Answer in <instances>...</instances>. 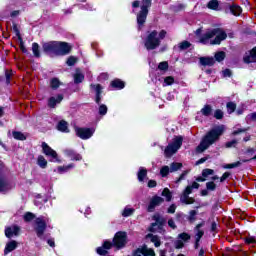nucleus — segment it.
Instances as JSON below:
<instances>
[{"instance_id":"7ed1b4c3","label":"nucleus","mask_w":256,"mask_h":256,"mask_svg":"<svg viewBox=\"0 0 256 256\" xmlns=\"http://www.w3.org/2000/svg\"><path fill=\"white\" fill-rule=\"evenodd\" d=\"M113 245L117 249H123V247L127 245V233L125 232L116 233L113 239V243L109 240H105L102 247H98L96 249V253L101 256H107V253H109V249H111Z\"/></svg>"},{"instance_id":"dca6fc26","label":"nucleus","mask_w":256,"mask_h":256,"mask_svg":"<svg viewBox=\"0 0 256 256\" xmlns=\"http://www.w3.org/2000/svg\"><path fill=\"white\" fill-rule=\"evenodd\" d=\"M155 223H153L150 227V231H161L163 229V223H165V220L159 216H154Z\"/></svg>"},{"instance_id":"9d476101","label":"nucleus","mask_w":256,"mask_h":256,"mask_svg":"<svg viewBox=\"0 0 256 256\" xmlns=\"http://www.w3.org/2000/svg\"><path fill=\"white\" fill-rule=\"evenodd\" d=\"M15 187V183L7 180L3 174V165L0 164V193H7Z\"/></svg>"},{"instance_id":"c03bdc74","label":"nucleus","mask_w":256,"mask_h":256,"mask_svg":"<svg viewBox=\"0 0 256 256\" xmlns=\"http://www.w3.org/2000/svg\"><path fill=\"white\" fill-rule=\"evenodd\" d=\"M189 47H191V42L189 41H183L179 44V49H181V51H185V49H189Z\"/></svg>"},{"instance_id":"2f4dec72","label":"nucleus","mask_w":256,"mask_h":256,"mask_svg":"<svg viewBox=\"0 0 256 256\" xmlns=\"http://www.w3.org/2000/svg\"><path fill=\"white\" fill-rule=\"evenodd\" d=\"M73 167H75L74 164H69V165H66V166H60V167L57 168V172L60 173V174L67 173V171H71V169H73Z\"/></svg>"},{"instance_id":"4c0bfd02","label":"nucleus","mask_w":256,"mask_h":256,"mask_svg":"<svg viewBox=\"0 0 256 256\" xmlns=\"http://www.w3.org/2000/svg\"><path fill=\"white\" fill-rule=\"evenodd\" d=\"M50 86L52 89H59V87H61V81H59L57 78H52L50 81Z\"/></svg>"},{"instance_id":"6e6d98bb","label":"nucleus","mask_w":256,"mask_h":256,"mask_svg":"<svg viewBox=\"0 0 256 256\" xmlns=\"http://www.w3.org/2000/svg\"><path fill=\"white\" fill-rule=\"evenodd\" d=\"M158 69H160V71H167L169 69V64L167 62H161L158 65Z\"/></svg>"},{"instance_id":"ddd939ff","label":"nucleus","mask_w":256,"mask_h":256,"mask_svg":"<svg viewBox=\"0 0 256 256\" xmlns=\"http://www.w3.org/2000/svg\"><path fill=\"white\" fill-rule=\"evenodd\" d=\"M42 49L47 55H56L57 53V41H50L43 43Z\"/></svg>"},{"instance_id":"6ab92c4d","label":"nucleus","mask_w":256,"mask_h":256,"mask_svg":"<svg viewBox=\"0 0 256 256\" xmlns=\"http://www.w3.org/2000/svg\"><path fill=\"white\" fill-rule=\"evenodd\" d=\"M21 229L19 228V226H11L9 228H6L5 230V235L6 237H8V239H11V237L15 236V235H19V231Z\"/></svg>"},{"instance_id":"5701e85b","label":"nucleus","mask_w":256,"mask_h":256,"mask_svg":"<svg viewBox=\"0 0 256 256\" xmlns=\"http://www.w3.org/2000/svg\"><path fill=\"white\" fill-rule=\"evenodd\" d=\"M200 65H203L204 67H211L215 65V58L213 57H201L200 58Z\"/></svg>"},{"instance_id":"1a4fd4ad","label":"nucleus","mask_w":256,"mask_h":256,"mask_svg":"<svg viewBox=\"0 0 256 256\" xmlns=\"http://www.w3.org/2000/svg\"><path fill=\"white\" fill-rule=\"evenodd\" d=\"M41 147L44 155H46V157H49L52 163H61V160H59V155L57 154V151L53 150V148H51V146H49L48 143L43 142Z\"/></svg>"},{"instance_id":"680f3d73","label":"nucleus","mask_w":256,"mask_h":256,"mask_svg":"<svg viewBox=\"0 0 256 256\" xmlns=\"http://www.w3.org/2000/svg\"><path fill=\"white\" fill-rule=\"evenodd\" d=\"M215 119H223V111L221 110H216L214 113Z\"/></svg>"},{"instance_id":"09e8293b","label":"nucleus","mask_w":256,"mask_h":256,"mask_svg":"<svg viewBox=\"0 0 256 256\" xmlns=\"http://www.w3.org/2000/svg\"><path fill=\"white\" fill-rule=\"evenodd\" d=\"M206 188L207 191H215V189H217V185L215 184V182H207Z\"/></svg>"},{"instance_id":"79ce46f5","label":"nucleus","mask_w":256,"mask_h":256,"mask_svg":"<svg viewBox=\"0 0 256 256\" xmlns=\"http://www.w3.org/2000/svg\"><path fill=\"white\" fill-rule=\"evenodd\" d=\"M241 161H237L231 164L223 165V169H235L236 167H240Z\"/></svg>"},{"instance_id":"37998d69","label":"nucleus","mask_w":256,"mask_h":256,"mask_svg":"<svg viewBox=\"0 0 256 256\" xmlns=\"http://www.w3.org/2000/svg\"><path fill=\"white\" fill-rule=\"evenodd\" d=\"M211 111H212V109H211V106H209V105H206L205 107H203L201 109V113H202V115H205V117H209V115H211Z\"/></svg>"},{"instance_id":"c756f323","label":"nucleus","mask_w":256,"mask_h":256,"mask_svg":"<svg viewBox=\"0 0 256 256\" xmlns=\"http://www.w3.org/2000/svg\"><path fill=\"white\" fill-rule=\"evenodd\" d=\"M83 79H85L83 73H81L80 70H76V73L74 74V83H83Z\"/></svg>"},{"instance_id":"f8f14e48","label":"nucleus","mask_w":256,"mask_h":256,"mask_svg":"<svg viewBox=\"0 0 256 256\" xmlns=\"http://www.w3.org/2000/svg\"><path fill=\"white\" fill-rule=\"evenodd\" d=\"M70 51L69 43L56 41V55H69Z\"/></svg>"},{"instance_id":"39448f33","label":"nucleus","mask_w":256,"mask_h":256,"mask_svg":"<svg viewBox=\"0 0 256 256\" xmlns=\"http://www.w3.org/2000/svg\"><path fill=\"white\" fill-rule=\"evenodd\" d=\"M48 225H49L48 217L40 216L35 219L34 229H35L36 235H37V237H39V239H45V230L47 229Z\"/></svg>"},{"instance_id":"2eb2a0df","label":"nucleus","mask_w":256,"mask_h":256,"mask_svg":"<svg viewBox=\"0 0 256 256\" xmlns=\"http://www.w3.org/2000/svg\"><path fill=\"white\" fill-rule=\"evenodd\" d=\"M165 201L161 196H154L150 200V203L148 205V212L153 213L155 211V207H159Z\"/></svg>"},{"instance_id":"69168bd1","label":"nucleus","mask_w":256,"mask_h":256,"mask_svg":"<svg viewBox=\"0 0 256 256\" xmlns=\"http://www.w3.org/2000/svg\"><path fill=\"white\" fill-rule=\"evenodd\" d=\"M168 225L171 229H175L177 226L175 225V221L173 219L168 220Z\"/></svg>"},{"instance_id":"052dcab7","label":"nucleus","mask_w":256,"mask_h":256,"mask_svg":"<svg viewBox=\"0 0 256 256\" xmlns=\"http://www.w3.org/2000/svg\"><path fill=\"white\" fill-rule=\"evenodd\" d=\"M230 175H231V173L225 172V173L221 176V178H220V183H223L224 181H227V179H229Z\"/></svg>"},{"instance_id":"a19ab883","label":"nucleus","mask_w":256,"mask_h":256,"mask_svg":"<svg viewBox=\"0 0 256 256\" xmlns=\"http://www.w3.org/2000/svg\"><path fill=\"white\" fill-rule=\"evenodd\" d=\"M173 83H175V78H173V76H168V77L164 78L163 87L173 85Z\"/></svg>"},{"instance_id":"72a5a7b5","label":"nucleus","mask_w":256,"mask_h":256,"mask_svg":"<svg viewBox=\"0 0 256 256\" xmlns=\"http://www.w3.org/2000/svg\"><path fill=\"white\" fill-rule=\"evenodd\" d=\"M135 213V210L131 208L130 206H126L124 210L122 211V217H131Z\"/></svg>"},{"instance_id":"de8ad7c7","label":"nucleus","mask_w":256,"mask_h":256,"mask_svg":"<svg viewBox=\"0 0 256 256\" xmlns=\"http://www.w3.org/2000/svg\"><path fill=\"white\" fill-rule=\"evenodd\" d=\"M178 239H180V241H189V239H191V236L188 233H181L178 235Z\"/></svg>"},{"instance_id":"aec40b11","label":"nucleus","mask_w":256,"mask_h":256,"mask_svg":"<svg viewBox=\"0 0 256 256\" xmlns=\"http://www.w3.org/2000/svg\"><path fill=\"white\" fill-rule=\"evenodd\" d=\"M64 154L66 155V157H69V159H71V161H81V159H82L80 154H77V152H75L74 150H71V149L64 150Z\"/></svg>"},{"instance_id":"5fc2aeb1","label":"nucleus","mask_w":256,"mask_h":256,"mask_svg":"<svg viewBox=\"0 0 256 256\" xmlns=\"http://www.w3.org/2000/svg\"><path fill=\"white\" fill-rule=\"evenodd\" d=\"M33 219H35V215L31 212H28L24 215V221H33Z\"/></svg>"},{"instance_id":"412c9836","label":"nucleus","mask_w":256,"mask_h":256,"mask_svg":"<svg viewBox=\"0 0 256 256\" xmlns=\"http://www.w3.org/2000/svg\"><path fill=\"white\" fill-rule=\"evenodd\" d=\"M204 225H205V222H202L200 224H197L196 227L194 228L195 239L197 241H201V238L205 235V231L201 229V227H203Z\"/></svg>"},{"instance_id":"0eeeda50","label":"nucleus","mask_w":256,"mask_h":256,"mask_svg":"<svg viewBox=\"0 0 256 256\" xmlns=\"http://www.w3.org/2000/svg\"><path fill=\"white\" fill-rule=\"evenodd\" d=\"M149 7H151V0H142L141 11L137 15V23L139 29H141V27H143L145 24V21H147Z\"/></svg>"},{"instance_id":"e2e57ef3","label":"nucleus","mask_w":256,"mask_h":256,"mask_svg":"<svg viewBox=\"0 0 256 256\" xmlns=\"http://www.w3.org/2000/svg\"><path fill=\"white\" fill-rule=\"evenodd\" d=\"M237 145V140H232L226 143L227 148L235 147Z\"/></svg>"},{"instance_id":"cd10ccee","label":"nucleus","mask_w":256,"mask_h":256,"mask_svg":"<svg viewBox=\"0 0 256 256\" xmlns=\"http://www.w3.org/2000/svg\"><path fill=\"white\" fill-rule=\"evenodd\" d=\"M137 176H138V181L140 182L145 181V177H147V169H145L144 167H140Z\"/></svg>"},{"instance_id":"f704fd0d","label":"nucleus","mask_w":256,"mask_h":256,"mask_svg":"<svg viewBox=\"0 0 256 256\" xmlns=\"http://www.w3.org/2000/svg\"><path fill=\"white\" fill-rule=\"evenodd\" d=\"M208 9H213L214 11H217L219 9V1L217 0H211L207 4Z\"/></svg>"},{"instance_id":"603ef678","label":"nucleus","mask_w":256,"mask_h":256,"mask_svg":"<svg viewBox=\"0 0 256 256\" xmlns=\"http://www.w3.org/2000/svg\"><path fill=\"white\" fill-rule=\"evenodd\" d=\"M245 243L247 245H255V243H256L255 237H253V236L246 237L245 238Z\"/></svg>"},{"instance_id":"a878e982","label":"nucleus","mask_w":256,"mask_h":256,"mask_svg":"<svg viewBox=\"0 0 256 256\" xmlns=\"http://www.w3.org/2000/svg\"><path fill=\"white\" fill-rule=\"evenodd\" d=\"M57 129H58V131H61L62 133H69V124H67V122L62 120L58 123Z\"/></svg>"},{"instance_id":"c9c22d12","label":"nucleus","mask_w":256,"mask_h":256,"mask_svg":"<svg viewBox=\"0 0 256 256\" xmlns=\"http://www.w3.org/2000/svg\"><path fill=\"white\" fill-rule=\"evenodd\" d=\"M162 197H165L166 201H171V199L173 198L171 190H169V188H164V190L162 191Z\"/></svg>"},{"instance_id":"9b49d317","label":"nucleus","mask_w":256,"mask_h":256,"mask_svg":"<svg viewBox=\"0 0 256 256\" xmlns=\"http://www.w3.org/2000/svg\"><path fill=\"white\" fill-rule=\"evenodd\" d=\"M75 133L77 137L83 140L91 139L93 137V134L95 133V129L93 128H75Z\"/></svg>"},{"instance_id":"473e14b6","label":"nucleus","mask_w":256,"mask_h":256,"mask_svg":"<svg viewBox=\"0 0 256 256\" xmlns=\"http://www.w3.org/2000/svg\"><path fill=\"white\" fill-rule=\"evenodd\" d=\"M37 165H39L41 167V169H46L47 168V159H45V157L42 155L38 156Z\"/></svg>"},{"instance_id":"a18cd8bd","label":"nucleus","mask_w":256,"mask_h":256,"mask_svg":"<svg viewBox=\"0 0 256 256\" xmlns=\"http://www.w3.org/2000/svg\"><path fill=\"white\" fill-rule=\"evenodd\" d=\"M169 166H163L161 169H160V175L161 177H167V175H169Z\"/></svg>"},{"instance_id":"ea45409f","label":"nucleus","mask_w":256,"mask_h":256,"mask_svg":"<svg viewBox=\"0 0 256 256\" xmlns=\"http://www.w3.org/2000/svg\"><path fill=\"white\" fill-rule=\"evenodd\" d=\"M226 107H227L228 113L231 114L235 112V109H237V104L233 102H228Z\"/></svg>"},{"instance_id":"bf43d9fd","label":"nucleus","mask_w":256,"mask_h":256,"mask_svg":"<svg viewBox=\"0 0 256 256\" xmlns=\"http://www.w3.org/2000/svg\"><path fill=\"white\" fill-rule=\"evenodd\" d=\"M246 131H249V127L248 128H241L238 130H234L232 135H239V133H246Z\"/></svg>"},{"instance_id":"e433bc0d","label":"nucleus","mask_w":256,"mask_h":256,"mask_svg":"<svg viewBox=\"0 0 256 256\" xmlns=\"http://www.w3.org/2000/svg\"><path fill=\"white\" fill-rule=\"evenodd\" d=\"M32 52L34 57H37V58L41 57V52H39V44L35 42L32 44Z\"/></svg>"},{"instance_id":"8fccbe9b","label":"nucleus","mask_w":256,"mask_h":256,"mask_svg":"<svg viewBox=\"0 0 256 256\" xmlns=\"http://www.w3.org/2000/svg\"><path fill=\"white\" fill-rule=\"evenodd\" d=\"M215 59H216L218 62L223 61V59H225V52H223V51L217 52V53L215 54Z\"/></svg>"},{"instance_id":"a211bd4d","label":"nucleus","mask_w":256,"mask_h":256,"mask_svg":"<svg viewBox=\"0 0 256 256\" xmlns=\"http://www.w3.org/2000/svg\"><path fill=\"white\" fill-rule=\"evenodd\" d=\"M91 89H93V91H95L96 93V103L97 105H101V93L103 91V87H101L99 84H92L91 85Z\"/></svg>"},{"instance_id":"393cba45","label":"nucleus","mask_w":256,"mask_h":256,"mask_svg":"<svg viewBox=\"0 0 256 256\" xmlns=\"http://www.w3.org/2000/svg\"><path fill=\"white\" fill-rule=\"evenodd\" d=\"M17 249V242L16 241H10L6 244L4 255H8V253H11V251H15Z\"/></svg>"},{"instance_id":"338daca9","label":"nucleus","mask_w":256,"mask_h":256,"mask_svg":"<svg viewBox=\"0 0 256 256\" xmlns=\"http://www.w3.org/2000/svg\"><path fill=\"white\" fill-rule=\"evenodd\" d=\"M247 119H251V121H256V112H253L247 116Z\"/></svg>"},{"instance_id":"49530a36","label":"nucleus","mask_w":256,"mask_h":256,"mask_svg":"<svg viewBox=\"0 0 256 256\" xmlns=\"http://www.w3.org/2000/svg\"><path fill=\"white\" fill-rule=\"evenodd\" d=\"M215 171L213 169L206 168L202 171V177L207 178L209 175H213Z\"/></svg>"},{"instance_id":"f257e3e1","label":"nucleus","mask_w":256,"mask_h":256,"mask_svg":"<svg viewBox=\"0 0 256 256\" xmlns=\"http://www.w3.org/2000/svg\"><path fill=\"white\" fill-rule=\"evenodd\" d=\"M202 31L199 28L195 32L199 39L198 43H202V45H221V41L227 39V32L221 28L208 30L204 34H201Z\"/></svg>"},{"instance_id":"bb28decb","label":"nucleus","mask_w":256,"mask_h":256,"mask_svg":"<svg viewBox=\"0 0 256 256\" xmlns=\"http://www.w3.org/2000/svg\"><path fill=\"white\" fill-rule=\"evenodd\" d=\"M229 9L232 15H235L236 17H238V15H241L243 11L238 5H235V4L230 5Z\"/></svg>"},{"instance_id":"13d9d810","label":"nucleus","mask_w":256,"mask_h":256,"mask_svg":"<svg viewBox=\"0 0 256 256\" xmlns=\"http://www.w3.org/2000/svg\"><path fill=\"white\" fill-rule=\"evenodd\" d=\"M196 215H197V211H195V210L190 211L188 219L191 223H193V221H195Z\"/></svg>"},{"instance_id":"f3484780","label":"nucleus","mask_w":256,"mask_h":256,"mask_svg":"<svg viewBox=\"0 0 256 256\" xmlns=\"http://www.w3.org/2000/svg\"><path fill=\"white\" fill-rule=\"evenodd\" d=\"M61 101H63V95L59 94L56 97L52 96L48 100V107H51V109H55V107L59 105Z\"/></svg>"},{"instance_id":"6e6552de","label":"nucleus","mask_w":256,"mask_h":256,"mask_svg":"<svg viewBox=\"0 0 256 256\" xmlns=\"http://www.w3.org/2000/svg\"><path fill=\"white\" fill-rule=\"evenodd\" d=\"M193 189H199V183L193 182L192 185H188L183 191L180 201L185 205H193L195 203V199L189 197L193 193Z\"/></svg>"},{"instance_id":"c85d7f7f","label":"nucleus","mask_w":256,"mask_h":256,"mask_svg":"<svg viewBox=\"0 0 256 256\" xmlns=\"http://www.w3.org/2000/svg\"><path fill=\"white\" fill-rule=\"evenodd\" d=\"M111 87H114V89H123L125 87V82L116 79L111 82Z\"/></svg>"},{"instance_id":"4d7b16f0","label":"nucleus","mask_w":256,"mask_h":256,"mask_svg":"<svg viewBox=\"0 0 256 256\" xmlns=\"http://www.w3.org/2000/svg\"><path fill=\"white\" fill-rule=\"evenodd\" d=\"M174 247H176V249H183V247H185V243H183V240H176L174 242Z\"/></svg>"},{"instance_id":"20e7f679","label":"nucleus","mask_w":256,"mask_h":256,"mask_svg":"<svg viewBox=\"0 0 256 256\" xmlns=\"http://www.w3.org/2000/svg\"><path fill=\"white\" fill-rule=\"evenodd\" d=\"M166 36L167 31L165 30H161L160 32L153 30L146 36L144 40V47L147 49V51H153L154 49H157L159 45H161V41H163Z\"/></svg>"},{"instance_id":"0e129e2a","label":"nucleus","mask_w":256,"mask_h":256,"mask_svg":"<svg viewBox=\"0 0 256 256\" xmlns=\"http://www.w3.org/2000/svg\"><path fill=\"white\" fill-rule=\"evenodd\" d=\"M176 209H177V206H175V204H172V205L168 208L167 213L173 214V213H175V210H176Z\"/></svg>"},{"instance_id":"7c9ffc66","label":"nucleus","mask_w":256,"mask_h":256,"mask_svg":"<svg viewBox=\"0 0 256 256\" xmlns=\"http://www.w3.org/2000/svg\"><path fill=\"white\" fill-rule=\"evenodd\" d=\"M12 136L17 140V141H25V139H27V136H25V134H23L20 131H13L12 132Z\"/></svg>"},{"instance_id":"f03ea898","label":"nucleus","mask_w":256,"mask_h":256,"mask_svg":"<svg viewBox=\"0 0 256 256\" xmlns=\"http://www.w3.org/2000/svg\"><path fill=\"white\" fill-rule=\"evenodd\" d=\"M225 133V125H219L212 128L210 131L206 133V135L202 138L200 144L197 146V153H203V151H207L208 147L217 143V140Z\"/></svg>"},{"instance_id":"3c124183","label":"nucleus","mask_w":256,"mask_h":256,"mask_svg":"<svg viewBox=\"0 0 256 256\" xmlns=\"http://www.w3.org/2000/svg\"><path fill=\"white\" fill-rule=\"evenodd\" d=\"M67 65L69 66V67H73V65H75L76 63H77V58H75V57H73V56H71V57H69L68 59H67Z\"/></svg>"},{"instance_id":"4468645a","label":"nucleus","mask_w":256,"mask_h":256,"mask_svg":"<svg viewBox=\"0 0 256 256\" xmlns=\"http://www.w3.org/2000/svg\"><path fill=\"white\" fill-rule=\"evenodd\" d=\"M133 256H155V250L144 245L141 248L136 249L133 252Z\"/></svg>"},{"instance_id":"4be33fe9","label":"nucleus","mask_w":256,"mask_h":256,"mask_svg":"<svg viewBox=\"0 0 256 256\" xmlns=\"http://www.w3.org/2000/svg\"><path fill=\"white\" fill-rule=\"evenodd\" d=\"M244 63H256V47L244 56Z\"/></svg>"},{"instance_id":"774afa93","label":"nucleus","mask_w":256,"mask_h":256,"mask_svg":"<svg viewBox=\"0 0 256 256\" xmlns=\"http://www.w3.org/2000/svg\"><path fill=\"white\" fill-rule=\"evenodd\" d=\"M222 73H223V77H230L231 76V70H229V69L224 70Z\"/></svg>"},{"instance_id":"864d4df0","label":"nucleus","mask_w":256,"mask_h":256,"mask_svg":"<svg viewBox=\"0 0 256 256\" xmlns=\"http://www.w3.org/2000/svg\"><path fill=\"white\" fill-rule=\"evenodd\" d=\"M99 115H107V105L101 104L99 106Z\"/></svg>"},{"instance_id":"423d86ee","label":"nucleus","mask_w":256,"mask_h":256,"mask_svg":"<svg viewBox=\"0 0 256 256\" xmlns=\"http://www.w3.org/2000/svg\"><path fill=\"white\" fill-rule=\"evenodd\" d=\"M181 145H183V137L175 136L164 150L165 157H173L181 149Z\"/></svg>"},{"instance_id":"58836bf2","label":"nucleus","mask_w":256,"mask_h":256,"mask_svg":"<svg viewBox=\"0 0 256 256\" xmlns=\"http://www.w3.org/2000/svg\"><path fill=\"white\" fill-rule=\"evenodd\" d=\"M182 167H183V164L177 163V162H173L170 165V172L173 173L175 171H179V169H181Z\"/></svg>"},{"instance_id":"b1692460","label":"nucleus","mask_w":256,"mask_h":256,"mask_svg":"<svg viewBox=\"0 0 256 256\" xmlns=\"http://www.w3.org/2000/svg\"><path fill=\"white\" fill-rule=\"evenodd\" d=\"M146 241H151V243H154V247H161V239H159L158 236L148 234L146 235Z\"/></svg>"}]
</instances>
